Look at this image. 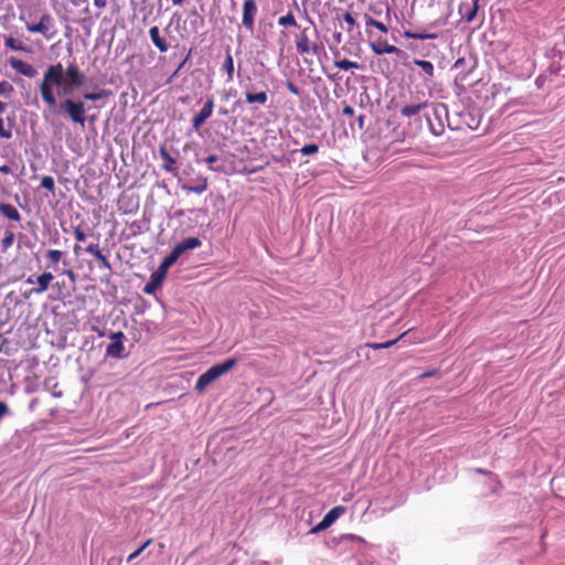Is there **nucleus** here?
<instances>
[{
  "label": "nucleus",
  "mask_w": 565,
  "mask_h": 565,
  "mask_svg": "<svg viewBox=\"0 0 565 565\" xmlns=\"http://www.w3.org/2000/svg\"><path fill=\"white\" fill-rule=\"evenodd\" d=\"M64 68L61 63L50 65L43 73L42 81L39 84V93L42 102L46 106L44 110V118L47 119L49 115H64L74 125L82 128L85 127L86 121L95 122L96 115H86L87 110L92 107L86 106L81 99L64 98L61 103H57L56 94H54V87H61L63 84Z\"/></svg>",
  "instance_id": "f257e3e1"
},
{
  "label": "nucleus",
  "mask_w": 565,
  "mask_h": 565,
  "mask_svg": "<svg viewBox=\"0 0 565 565\" xmlns=\"http://www.w3.org/2000/svg\"><path fill=\"white\" fill-rule=\"evenodd\" d=\"M237 363V360L232 358L220 364H215L207 369L203 374L199 376L195 383V391L202 393L205 388L220 379L222 375L226 374L230 370H232Z\"/></svg>",
  "instance_id": "f03ea898"
},
{
  "label": "nucleus",
  "mask_w": 565,
  "mask_h": 565,
  "mask_svg": "<svg viewBox=\"0 0 565 565\" xmlns=\"http://www.w3.org/2000/svg\"><path fill=\"white\" fill-rule=\"evenodd\" d=\"M66 79L63 78L61 87H54L58 95H67L73 88H78L85 84L86 77L75 63L68 64L65 70Z\"/></svg>",
  "instance_id": "7ed1b4c3"
},
{
  "label": "nucleus",
  "mask_w": 565,
  "mask_h": 565,
  "mask_svg": "<svg viewBox=\"0 0 565 565\" xmlns=\"http://www.w3.org/2000/svg\"><path fill=\"white\" fill-rule=\"evenodd\" d=\"M25 28L31 33L42 34L46 40H52L56 34L54 19L49 13H43L40 18L39 23H26Z\"/></svg>",
  "instance_id": "20e7f679"
},
{
  "label": "nucleus",
  "mask_w": 565,
  "mask_h": 565,
  "mask_svg": "<svg viewBox=\"0 0 565 565\" xmlns=\"http://www.w3.org/2000/svg\"><path fill=\"white\" fill-rule=\"evenodd\" d=\"M310 28L302 29L298 39L296 40V47L300 54H319L321 46L315 42L310 41L309 36Z\"/></svg>",
  "instance_id": "39448f33"
},
{
  "label": "nucleus",
  "mask_w": 565,
  "mask_h": 565,
  "mask_svg": "<svg viewBox=\"0 0 565 565\" xmlns=\"http://www.w3.org/2000/svg\"><path fill=\"white\" fill-rule=\"evenodd\" d=\"M345 508L342 505H337L332 508L330 511L326 513V515L322 518V520L313 526L309 533L317 534L321 531L327 530L330 527L341 515L345 513Z\"/></svg>",
  "instance_id": "423d86ee"
},
{
  "label": "nucleus",
  "mask_w": 565,
  "mask_h": 565,
  "mask_svg": "<svg viewBox=\"0 0 565 565\" xmlns=\"http://www.w3.org/2000/svg\"><path fill=\"white\" fill-rule=\"evenodd\" d=\"M257 14V4L255 0H245L243 3L242 23L248 31L254 30L255 18Z\"/></svg>",
  "instance_id": "0eeeda50"
},
{
  "label": "nucleus",
  "mask_w": 565,
  "mask_h": 565,
  "mask_svg": "<svg viewBox=\"0 0 565 565\" xmlns=\"http://www.w3.org/2000/svg\"><path fill=\"white\" fill-rule=\"evenodd\" d=\"M213 109V97H207L203 108L192 119L193 129L199 130L200 127L211 117Z\"/></svg>",
  "instance_id": "6e6552de"
},
{
  "label": "nucleus",
  "mask_w": 565,
  "mask_h": 565,
  "mask_svg": "<svg viewBox=\"0 0 565 565\" xmlns=\"http://www.w3.org/2000/svg\"><path fill=\"white\" fill-rule=\"evenodd\" d=\"M371 49L377 55L396 54L398 57L406 56V53L403 50H401L392 44H388L386 41H379L376 43H371Z\"/></svg>",
  "instance_id": "1a4fd4ad"
},
{
  "label": "nucleus",
  "mask_w": 565,
  "mask_h": 565,
  "mask_svg": "<svg viewBox=\"0 0 565 565\" xmlns=\"http://www.w3.org/2000/svg\"><path fill=\"white\" fill-rule=\"evenodd\" d=\"M166 275L167 271L159 266L158 269L151 274L150 281L143 287V292L147 295L154 294L156 290L161 286Z\"/></svg>",
  "instance_id": "9d476101"
},
{
  "label": "nucleus",
  "mask_w": 565,
  "mask_h": 565,
  "mask_svg": "<svg viewBox=\"0 0 565 565\" xmlns=\"http://www.w3.org/2000/svg\"><path fill=\"white\" fill-rule=\"evenodd\" d=\"M10 65L14 71L30 78L35 77L38 74L33 65L21 60L11 58Z\"/></svg>",
  "instance_id": "9b49d317"
},
{
  "label": "nucleus",
  "mask_w": 565,
  "mask_h": 565,
  "mask_svg": "<svg viewBox=\"0 0 565 565\" xmlns=\"http://www.w3.org/2000/svg\"><path fill=\"white\" fill-rule=\"evenodd\" d=\"M478 8V0H472L471 3H461L459 7V13L463 20L471 22L476 18Z\"/></svg>",
  "instance_id": "f8f14e48"
},
{
  "label": "nucleus",
  "mask_w": 565,
  "mask_h": 565,
  "mask_svg": "<svg viewBox=\"0 0 565 565\" xmlns=\"http://www.w3.org/2000/svg\"><path fill=\"white\" fill-rule=\"evenodd\" d=\"M149 36L153 43V45L161 52L164 53L169 50V44L167 41L160 35V30L158 26H151L149 30Z\"/></svg>",
  "instance_id": "ddd939ff"
},
{
  "label": "nucleus",
  "mask_w": 565,
  "mask_h": 565,
  "mask_svg": "<svg viewBox=\"0 0 565 565\" xmlns=\"http://www.w3.org/2000/svg\"><path fill=\"white\" fill-rule=\"evenodd\" d=\"M202 246V241L198 237H186L182 242L178 243L174 248L179 249V254L182 255L186 250H192Z\"/></svg>",
  "instance_id": "4468645a"
},
{
  "label": "nucleus",
  "mask_w": 565,
  "mask_h": 565,
  "mask_svg": "<svg viewBox=\"0 0 565 565\" xmlns=\"http://www.w3.org/2000/svg\"><path fill=\"white\" fill-rule=\"evenodd\" d=\"M428 107V102H422L418 104L405 105L401 108L399 113L403 117H413L419 114L420 110Z\"/></svg>",
  "instance_id": "2eb2a0df"
},
{
  "label": "nucleus",
  "mask_w": 565,
  "mask_h": 565,
  "mask_svg": "<svg viewBox=\"0 0 565 565\" xmlns=\"http://www.w3.org/2000/svg\"><path fill=\"white\" fill-rule=\"evenodd\" d=\"M107 356L122 359L125 356V345L122 341H113L106 348Z\"/></svg>",
  "instance_id": "dca6fc26"
},
{
  "label": "nucleus",
  "mask_w": 565,
  "mask_h": 565,
  "mask_svg": "<svg viewBox=\"0 0 565 565\" xmlns=\"http://www.w3.org/2000/svg\"><path fill=\"white\" fill-rule=\"evenodd\" d=\"M54 276L51 273H43L40 275L35 281L38 287L33 289V292L36 295L43 294L47 290L50 282L53 280Z\"/></svg>",
  "instance_id": "f3484780"
},
{
  "label": "nucleus",
  "mask_w": 565,
  "mask_h": 565,
  "mask_svg": "<svg viewBox=\"0 0 565 565\" xmlns=\"http://www.w3.org/2000/svg\"><path fill=\"white\" fill-rule=\"evenodd\" d=\"M0 213L11 221L19 222L21 220V214L17 207L9 203H0Z\"/></svg>",
  "instance_id": "a211bd4d"
},
{
  "label": "nucleus",
  "mask_w": 565,
  "mask_h": 565,
  "mask_svg": "<svg viewBox=\"0 0 565 565\" xmlns=\"http://www.w3.org/2000/svg\"><path fill=\"white\" fill-rule=\"evenodd\" d=\"M160 157L164 160V163L162 164V169L167 172L177 173V166H175V159L171 157V154L161 148L159 150Z\"/></svg>",
  "instance_id": "6ab92c4d"
},
{
  "label": "nucleus",
  "mask_w": 565,
  "mask_h": 565,
  "mask_svg": "<svg viewBox=\"0 0 565 565\" xmlns=\"http://www.w3.org/2000/svg\"><path fill=\"white\" fill-rule=\"evenodd\" d=\"M245 98L246 102L250 105H265L268 102V94L265 90L258 93L246 92Z\"/></svg>",
  "instance_id": "aec40b11"
},
{
  "label": "nucleus",
  "mask_w": 565,
  "mask_h": 565,
  "mask_svg": "<svg viewBox=\"0 0 565 565\" xmlns=\"http://www.w3.org/2000/svg\"><path fill=\"white\" fill-rule=\"evenodd\" d=\"M222 68L226 72L227 75V82L233 81L234 78V60L231 53L230 49H226L225 51V58L223 62Z\"/></svg>",
  "instance_id": "412c9836"
},
{
  "label": "nucleus",
  "mask_w": 565,
  "mask_h": 565,
  "mask_svg": "<svg viewBox=\"0 0 565 565\" xmlns=\"http://www.w3.org/2000/svg\"><path fill=\"white\" fill-rule=\"evenodd\" d=\"M413 63L422 68V71L424 72L428 79H431L434 77L435 68L431 62L415 58Z\"/></svg>",
  "instance_id": "4be33fe9"
},
{
  "label": "nucleus",
  "mask_w": 565,
  "mask_h": 565,
  "mask_svg": "<svg viewBox=\"0 0 565 565\" xmlns=\"http://www.w3.org/2000/svg\"><path fill=\"white\" fill-rule=\"evenodd\" d=\"M180 256L181 255L179 254V249L173 247L172 250L163 258L160 267L167 271L179 259Z\"/></svg>",
  "instance_id": "5701e85b"
},
{
  "label": "nucleus",
  "mask_w": 565,
  "mask_h": 565,
  "mask_svg": "<svg viewBox=\"0 0 565 565\" xmlns=\"http://www.w3.org/2000/svg\"><path fill=\"white\" fill-rule=\"evenodd\" d=\"M43 384H44V388L46 391L51 392V394L54 397H61L63 395L62 391L57 390L58 383L55 377L45 379Z\"/></svg>",
  "instance_id": "b1692460"
},
{
  "label": "nucleus",
  "mask_w": 565,
  "mask_h": 565,
  "mask_svg": "<svg viewBox=\"0 0 565 565\" xmlns=\"http://www.w3.org/2000/svg\"><path fill=\"white\" fill-rule=\"evenodd\" d=\"M334 66H337L340 70L349 71V70H359L361 68V65L356 62H352L349 60H335Z\"/></svg>",
  "instance_id": "393cba45"
},
{
  "label": "nucleus",
  "mask_w": 565,
  "mask_h": 565,
  "mask_svg": "<svg viewBox=\"0 0 565 565\" xmlns=\"http://www.w3.org/2000/svg\"><path fill=\"white\" fill-rule=\"evenodd\" d=\"M404 35L407 39H414V40H434L437 38V34L434 33H419V32H409L406 31Z\"/></svg>",
  "instance_id": "a878e982"
},
{
  "label": "nucleus",
  "mask_w": 565,
  "mask_h": 565,
  "mask_svg": "<svg viewBox=\"0 0 565 565\" xmlns=\"http://www.w3.org/2000/svg\"><path fill=\"white\" fill-rule=\"evenodd\" d=\"M108 96V92L105 90V89H102L99 92H92V93H85L83 95V102L84 100H90V102H95V100H99V99H103L105 97Z\"/></svg>",
  "instance_id": "bb28decb"
},
{
  "label": "nucleus",
  "mask_w": 565,
  "mask_h": 565,
  "mask_svg": "<svg viewBox=\"0 0 565 565\" xmlns=\"http://www.w3.org/2000/svg\"><path fill=\"white\" fill-rule=\"evenodd\" d=\"M278 24L282 26H297V21L295 15L289 12L286 15H282L278 19Z\"/></svg>",
  "instance_id": "cd10ccee"
},
{
  "label": "nucleus",
  "mask_w": 565,
  "mask_h": 565,
  "mask_svg": "<svg viewBox=\"0 0 565 565\" xmlns=\"http://www.w3.org/2000/svg\"><path fill=\"white\" fill-rule=\"evenodd\" d=\"M406 333H403L401 334L398 338L394 339V340H391V341H387V342H382V343H369L367 347L374 349V350H381V349H386V348H390L392 347L393 344H395L398 340H401L403 337H405Z\"/></svg>",
  "instance_id": "c85d7f7f"
},
{
  "label": "nucleus",
  "mask_w": 565,
  "mask_h": 565,
  "mask_svg": "<svg viewBox=\"0 0 565 565\" xmlns=\"http://www.w3.org/2000/svg\"><path fill=\"white\" fill-rule=\"evenodd\" d=\"M4 44H6L7 47H9V49H11L13 51H24L25 50V47L22 44V42H19L18 40H15L12 36L7 38L6 41H4Z\"/></svg>",
  "instance_id": "c756f323"
},
{
  "label": "nucleus",
  "mask_w": 565,
  "mask_h": 565,
  "mask_svg": "<svg viewBox=\"0 0 565 565\" xmlns=\"http://www.w3.org/2000/svg\"><path fill=\"white\" fill-rule=\"evenodd\" d=\"M218 161V157L216 154H210L205 158V162L209 164V169L212 171H222L223 167L221 164H215Z\"/></svg>",
  "instance_id": "7c9ffc66"
},
{
  "label": "nucleus",
  "mask_w": 565,
  "mask_h": 565,
  "mask_svg": "<svg viewBox=\"0 0 565 565\" xmlns=\"http://www.w3.org/2000/svg\"><path fill=\"white\" fill-rule=\"evenodd\" d=\"M41 186L43 189H46L47 191L54 193V190H55L54 179L51 175H44L41 179Z\"/></svg>",
  "instance_id": "2f4dec72"
},
{
  "label": "nucleus",
  "mask_w": 565,
  "mask_h": 565,
  "mask_svg": "<svg viewBox=\"0 0 565 565\" xmlns=\"http://www.w3.org/2000/svg\"><path fill=\"white\" fill-rule=\"evenodd\" d=\"M207 188V183H206V180H204L201 184H198V185H184L183 189L188 192H193V193H198V194H201L203 193Z\"/></svg>",
  "instance_id": "473e14b6"
},
{
  "label": "nucleus",
  "mask_w": 565,
  "mask_h": 565,
  "mask_svg": "<svg viewBox=\"0 0 565 565\" xmlns=\"http://www.w3.org/2000/svg\"><path fill=\"white\" fill-rule=\"evenodd\" d=\"M13 242H14V233L12 231H7L1 241L2 247L9 248L10 246H12Z\"/></svg>",
  "instance_id": "72a5a7b5"
},
{
  "label": "nucleus",
  "mask_w": 565,
  "mask_h": 565,
  "mask_svg": "<svg viewBox=\"0 0 565 565\" xmlns=\"http://www.w3.org/2000/svg\"><path fill=\"white\" fill-rule=\"evenodd\" d=\"M13 92H14V88L9 82H7V81L0 82V95L10 96Z\"/></svg>",
  "instance_id": "f704fd0d"
},
{
  "label": "nucleus",
  "mask_w": 565,
  "mask_h": 565,
  "mask_svg": "<svg viewBox=\"0 0 565 565\" xmlns=\"http://www.w3.org/2000/svg\"><path fill=\"white\" fill-rule=\"evenodd\" d=\"M63 256V253L58 249H50L46 253L47 259H50L52 263L56 264L61 260Z\"/></svg>",
  "instance_id": "c9c22d12"
},
{
  "label": "nucleus",
  "mask_w": 565,
  "mask_h": 565,
  "mask_svg": "<svg viewBox=\"0 0 565 565\" xmlns=\"http://www.w3.org/2000/svg\"><path fill=\"white\" fill-rule=\"evenodd\" d=\"M319 151V147L318 145L316 143H309V145H305L301 149H300V152L305 156H310V154H315Z\"/></svg>",
  "instance_id": "e433bc0d"
},
{
  "label": "nucleus",
  "mask_w": 565,
  "mask_h": 565,
  "mask_svg": "<svg viewBox=\"0 0 565 565\" xmlns=\"http://www.w3.org/2000/svg\"><path fill=\"white\" fill-rule=\"evenodd\" d=\"M85 250H86V253L93 255L95 258H97L98 256H100L103 254L102 250L99 249L98 244H89Z\"/></svg>",
  "instance_id": "4c0bfd02"
},
{
  "label": "nucleus",
  "mask_w": 565,
  "mask_h": 565,
  "mask_svg": "<svg viewBox=\"0 0 565 565\" xmlns=\"http://www.w3.org/2000/svg\"><path fill=\"white\" fill-rule=\"evenodd\" d=\"M0 137L10 139L12 137V131L10 128L4 127L3 119L0 118Z\"/></svg>",
  "instance_id": "58836bf2"
},
{
  "label": "nucleus",
  "mask_w": 565,
  "mask_h": 565,
  "mask_svg": "<svg viewBox=\"0 0 565 565\" xmlns=\"http://www.w3.org/2000/svg\"><path fill=\"white\" fill-rule=\"evenodd\" d=\"M150 540L147 541L145 544H142L139 548H137L135 552H132L128 558H127V562H131L132 559H135L136 557H138L141 552L150 544Z\"/></svg>",
  "instance_id": "ea45409f"
},
{
  "label": "nucleus",
  "mask_w": 565,
  "mask_h": 565,
  "mask_svg": "<svg viewBox=\"0 0 565 565\" xmlns=\"http://www.w3.org/2000/svg\"><path fill=\"white\" fill-rule=\"evenodd\" d=\"M73 233L77 242H84L86 239V234L79 226H73Z\"/></svg>",
  "instance_id": "a19ab883"
},
{
  "label": "nucleus",
  "mask_w": 565,
  "mask_h": 565,
  "mask_svg": "<svg viewBox=\"0 0 565 565\" xmlns=\"http://www.w3.org/2000/svg\"><path fill=\"white\" fill-rule=\"evenodd\" d=\"M286 87H287V89H288L291 94H294V95H296V96H299V95H300V93H301L300 88H299L297 85H295L292 82H287V83H286Z\"/></svg>",
  "instance_id": "79ce46f5"
},
{
  "label": "nucleus",
  "mask_w": 565,
  "mask_h": 565,
  "mask_svg": "<svg viewBox=\"0 0 565 565\" xmlns=\"http://www.w3.org/2000/svg\"><path fill=\"white\" fill-rule=\"evenodd\" d=\"M96 259L100 262V267L102 268H105V269H110L111 268L108 259L106 258V256L104 254L98 256Z\"/></svg>",
  "instance_id": "37998d69"
},
{
  "label": "nucleus",
  "mask_w": 565,
  "mask_h": 565,
  "mask_svg": "<svg viewBox=\"0 0 565 565\" xmlns=\"http://www.w3.org/2000/svg\"><path fill=\"white\" fill-rule=\"evenodd\" d=\"M10 409L4 402H0V419H2L4 416L9 415Z\"/></svg>",
  "instance_id": "c03bdc74"
},
{
  "label": "nucleus",
  "mask_w": 565,
  "mask_h": 565,
  "mask_svg": "<svg viewBox=\"0 0 565 565\" xmlns=\"http://www.w3.org/2000/svg\"><path fill=\"white\" fill-rule=\"evenodd\" d=\"M343 20L352 28L355 25V19L353 18V15L350 13V12H345L343 14Z\"/></svg>",
  "instance_id": "a18cd8bd"
},
{
  "label": "nucleus",
  "mask_w": 565,
  "mask_h": 565,
  "mask_svg": "<svg viewBox=\"0 0 565 565\" xmlns=\"http://www.w3.org/2000/svg\"><path fill=\"white\" fill-rule=\"evenodd\" d=\"M109 338L113 340V341H122L125 340V334L124 332L121 331H118V332H113L110 333Z\"/></svg>",
  "instance_id": "49530a36"
},
{
  "label": "nucleus",
  "mask_w": 565,
  "mask_h": 565,
  "mask_svg": "<svg viewBox=\"0 0 565 565\" xmlns=\"http://www.w3.org/2000/svg\"><path fill=\"white\" fill-rule=\"evenodd\" d=\"M374 28H376L382 33H387V31H388L387 26L384 23L380 22V21L375 22Z\"/></svg>",
  "instance_id": "de8ad7c7"
},
{
  "label": "nucleus",
  "mask_w": 565,
  "mask_h": 565,
  "mask_svg": "<svg viewBox=\"0 0 565 565\" xmlns=\"http://www.w3.org/2000/svg\"><path fill=\"white\" fill-rule=\"evenodd\" d=\"M364 19L367 26H374L376 20H374L372 17L367 14L364 15Z\"/></svg>",
  "instance_id": "09e8293b"
},
{
  "label": "nucleus",
  "mask_w": 565,
  "mask_h": 565,
  "mask_svg": "<svg viewBox=\"0 0 565 565\" xmlns=\"http://www.w3.org/2000/svg\"><path fill=\"white\" fill-rule=\"evenodd\" d=\"M343 115H345V116H353V115H354V109H353V107H351V106H345V107L343 108Z\"/></svg>",
  "instance_id": "8fccbe9b"
},
{
  "label": "nucleus",
  "mask_w": 565,
  "mask_h": 565,
  "mask_svg": "<svg viewBox=\"0 0 565 565\" xmlns=\"http://www.w3.org/2000/svg\"><path fill=\"white\" fill-rule=\"evenodd\" d=\"M11 172H12V170L8 164L0 166V173L9 174Z\"/></svg>",
  "instance_id": "3c124183"
},
{
  "label": "nucleus",
  "mask_w": 565,
  "mask_h": 565,
  "mask_svg": "<svg viewBox=\"0 0 565 565\" xmlns=\"http://www.w3.org/2000/svg\"><path fill=\"white\" fill-rule=\"evenodd\" d=\"M94 4H95L97 8L102 9V8H105V7H106V4H107V0H94Z\"/></svg>",
  "instance_id": "603ef678"
},
{
  "label": "nucleus",
  "mask_w": 565,
  "mask_h": 565,
  "mask_svg": "<svg viewBox=\"0 0 565 565\" xmlns=\"http://www.w3.org/2000/svg\"><path fill=\"white\" fill-rule=\"evenodd\" d=\"M64 273H65V275H67L71 278V280H73V281L75 280L76 275H75V273L73 270L67 269Z\"/></svg>",
  "instance_id": "864d4df0"
},
{
  "label": "nucleus",
  "mask_w": 565,
  "mask_h": 565,
  "mask_svg": "<svg viewBox=\"0 0 565 565\" xmlns=\"http://www.w3.org/2000/svg\"><path fill=\"white\" fill-rule=\"evenodd\" d=\"M333 36H334V40L337 41V43H341L342 34L340 32L335 33Z\"/></svg>",
  "instance_id": "5fc2aeb1"
},
{
  "label": "nucleus",
  "mask_w": 565,
  "mask_h": 565,
  "mask_svg": "<svg viewBox=\"0 0 565 565\" xmlns=\"http://www.w3.org/2000/svg\"><path fill=\"white\" fill-rule=\"evenodd\" d=\"M6 108H7L6 104L0 100V114L4 113Z\"/></svg>",
  "instance_id": "6e6d98bb"
},
{
  "label": "nucleus",
  "mask_w": 565,
  "mask_h": 565,
  "mask_svg": "<svg viewBox=\"0 0 565 565\" xmlns=\"http://www.w3.org/2000/svg\"><path fill=\"white\" fill-rule=\"evenodd\" d=\"M173 6H180L184 2V0H171Z\"/></svg>",
  "instance_id": "4d7b16f0"
},
{
  "label": "nucleus",
  "mask_w": 565,
  "mask_h": 565,
  "mask_svg": "<svg viewBox=\"0 0 565 565\" xmlns=\"http://www.w3.org/2000/svg\"><path fill=\"white\" fill-rule=\"evenodd\" d=\"M36 402H38V401H36L35 398L31 401L30 406H29V407H30V409H34V407H35V405H36Z\"/></svg>",
  "instance_id": "13d9d810"
},
{
  "label": "nucleus",
  "mask_w": 565,
  "mask_h": 565,
  "mask_svg": "<svg viewBox=\"0 0 565 565\" xmlns=\"http://www.w3.org/2000/svg\"><path fill=\"white\" fill-rule=\"evenodd\" d=\"M476 472H478V473H488L487 471H484L483 469H480V468L476 469Z\"/></svg>",
  "instance_id": "bf43d9fd"
},
{
  "label": "nucleus",
  "mask_w": 565,
  "mask_h": 565,
  "mask_svg": "<svg viewBox=\"0 0 565 565\" xmlns=\"http://www.w3.org/2000/svg\"><path fill=\"white\" fill-rule=\"evenodd\" d=\"M433 374H434V372H429V373H424V374L422 375V377H425V376H430V375H433Z\"/></svg>",
  "instance_id": "052dcab7"
},
{
  "label": "nucleus",
  "mask_w": 565,
  "mask_h": 565,
  "mask_svg": "<svg viewBox=\"0 0 565 565\" xmlns=\"http://www.w3.org/2000/svg\"><path fill=\"white\" fill-rule=\"evenodd\" d=\"M78 249H79V246H78V245H76V246L74 247V252L77 254V253H78Z\"/></svg>",
  "instance_id": "680f3d73"
},
{
  "label": "nucleus",
  "mask_w": 565,
  "mask_h": 565,
  "mask_svg": "<svg viewBox=\"0 0 565 565\" xmlns=\"http://www.w3.org/2000/svg\"><path fill=\"white\" fill-rule=\"evenodd\" d=\"M28 282H29V284H33V282H34V280L30 277V278H28Z\"/></svg>",
  "instance_id": "e2e57ef3"
},
{
  "label": "nucleus",
  "mask_w": 565,
  "mask_h": 565,
  "mask_svg": "<svg viewBox=\"0 0 565 565\" xmlns=\"http://www.w3.org/2000/svg\"><path fill=\"white\" fill-rule=\"evenodd\" d=\"M456 65H461L460 60H457Z\"/></svg>",
  "instance_id": "0e129e2a"
},
{
  "label": "nucleus",
  "mask_w": 565,
  "mask_h": 565,
  "mask_svg": "<svg viewBox=\"0 0 565 565\" xmlns=\"http://www.w3.org/2000/svg\"><path fill=\"white\" fill-rule=\"evenodd\" d=\"M456 65H461L460 60H457Z\"/></svg>",
  "instance_id": "69168bd1"
}]
</instances>
